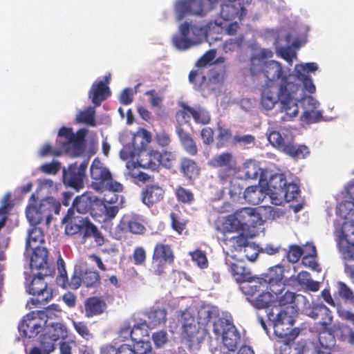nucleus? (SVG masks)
I'll return each instance as SVG.
<instances>
[{
  "label": "nucleus",
  "mask_w": 354,
  "mask_h": 354,
  "mask_svg": "<svg viewBox=\"0 0 354 354\" xmlns=\"http://www.w3.org/2000/svg\"><path fill=\"white\" fill-rule=\"evenodd\" d=\"M300 91V84L290 80L289 77H283L278 86L264 85L261 92V106L264 109L270 111L279 101L281 104L280 111L285 113L282 120H291L299 113L297 93Z\"/></svg>",
  "instance_id": "nucleus-1"
},
{
  "label": "nucleus",
  "mask_w": 354,
  "mask_h": 354,
  "mask_svg": "<svg viewBox=\"0 0 354 354\" xmlns=\"http://www.w3.org/2000/svg\"><path fill=\"white\" fill-rule=\"evenodd\" d=\"M274 295L276 297L273 308L267 314L269 321L275 328L276 333L280 335L283 333V327H292L295 324V317L298 314V307L295 299L297 295L287 290L283 294Z\"/></svg>",
  "instance_id": "nucleus-2"
},
{
  "label": "nucleus",
  "mask_w": 354,
  "mask_h": 354,
  "mask_svg": "<svg viewBox=\"0 0 354 354\" xmlns=\"http://www.w3.org/2000/svg\"><path fill=\"white\" fill-rule=\"evenodd\" d=\"M209 25L191 24L187 21L182 23L178 28V32L172 37V44L178 50L185 51L201 44L207 37Z\"/></svg>",
  "instance_id": "nucleus-3"
},
{
  "label": "nucleus",
  "mask_w": 354,
  "mask_h": 354,
  "mask_svg": "<svg viewBox=\"0 0 354 354\" xmlns=\"http://www.w3.org/2000/svg\"><path fill=\"white\" fill-rule=\"evenodd\" d=\"M268 190L271 203L280 205L284 202H290L300 196L299 187L294 183H288L283 174L272 175L268 182Z\"/></svg>",
  "instance_id": "nucleus-4"
},
{
  "label": "nucleus",
  "mask_w": 354,
  "mask_h": 354,
  "mask_svg": "<svg viewBox=\"0 0 354 354\" xmlns=\"http://www.w3.org/2000/svg\"><path fill=\"white\" fill-rule=\"evenodd\" d=\"M35 194H32L30 198V204L26 209V218L32 225H37L44 218L46 225H48L52 218L53 213L59 214L61 209V203L53 197H47L42 199L39 203H36Z\"/></svg>",
  "instance_id": "nucleus-5"
},
{
  "label": "nucleus",
  "mask_w": 354,
  "mask_h": 354,
  "mask_svg": "<svg viewBox=\"0 0 354 354\" xmlns=\"http://www.w3.org/2000/svg\"><path fill=\"white\" fill-rule=\"evenodd\" d=\"M63 222L66 223L65 233L67 235L80 234L82 243H85L89 238H93L97 245L102 246L104 243L102 232L88 217H73Z\"/></svg>",
  "instance_id": "nucleus-6"
},
{
  "label": "nucleus",
  "mask_w": 354,
  "mask_h": 354,
  "mask_svg": "<svg viewBox=\"0 0 354 354\" xmlns=\"http://www.w3.org/2000/svg\"><path fill=\"white\" fill-rule=\"evenodd\" d=\"M86 129H80L74 133L73 128L62 127L58 131V136L64 138L60 143V149L71 157L82 156L85 149V138L87 134Z\"/></svg>",
  "instance_id": "nucleus-7"
},
{
  "label": "nucleus",
  "mask_w": 354,
  "mask_h": 354,
  "mask_svg": "<svg viewBox=\"0 0 354 354\" xmlns=\"http://www.w3.org/2000/svg\"><path fill=\"white\" fill-rule=\"evenodd\" d=\"M174 259L175 255L171 246L158 242L153 250L149 272L152 275L162 276L166 273L167 266L173 264Z\"/></svg>",
  "instance_id": "nucleus-8"
},
{
  "label": "nucleus",
  "mask_w": 354,
  "mask_h": 354,
  "mask_svg": "<svg viewBox=\"0 0 354 354\" xmlns=\"http://www.w3.org/2000/svg\"><path fill=\"white\" fill-rule=\"evenodd\" d=\"M261 71L267 79L265 84L278 86L283 77H289L290 80L293 78L290 75L284 74L281 64L277 61L263 62L259 59L252 58L250 66L251 73L254 75Z\"/></svg>",
  "instance_id": "nucleus-9"
},
{
  "label": "nucleus",
  "mask_w": 354,
  "mask_h": 354,
  "mask_svg": "<svg viewBox=\"0 0 354 354\" xmlns=\"http://www.w3.org/2000/svg\"><path fill=\"white\" fill-rule=\"evenodd\" d=\"M268 288L261 286V283L253 281L242 288L248 301L257 309L266 308L274 305L276 299L275 294L268 291Z\"/></svg>",
  "instance_id": "nucleus-10"
},
{
  "label": "nucleus",
  "mask_w": 354,
  "mask_h": 354,
  "mask_svg": "<svg viewBox=\"0 0 354 354\" xmlns=\"http://www.w3.org/2000/svg\"><path fill=\"white\" fill-rule=\"evenodd\" d=\"M207 164L217 169V176L223 183L228 181L238 171L236 158L230 151H223L213 156Z\"/></svg>",
  "instance_id": "nucleus-11"
},
{
  "label": "nucleus",
  "mask_w": 354,
  "mask_h": 354,
  "mask_svg": "<svg viewBox=\"0 0 354 354\" xmlns=\"http://www.w3.org/2000/svg\"><path fill=\"white\" fill-rule=\"evenodd\" d=\"M98 199L91 192H84L82 195L77 196L72 203L71 207L68 209L66 215L63 218V221L67 219H72L73 217H80L75 215V213L80 214H89L93 218H97V209L98 206Z\"/></svg>",
  "instance_id": "nucleus-12"
},
{
  "label": "nucleus",
  "mask_w": 354,
  "mask_h": 354,
  "mask_svg": "<svg viewBox=\"0 0 354 354\" xmlns=\"http://www.w3.org/2000/svg\"><path fill=\"white\" fill-rule=\"evenodd\" d=\"M213 332L216 338L222 337L224 346L234 352L241 342V335L232 322L227 319H218L214 323Z\"/></svg>",
  "instance_id": "nucleus-13"
},
{
  "label": "nucleus",
  "mask_w": 354,
  "mask_h": 354,
  "mask_svg": "<svg viewBox=\"0 0 354 354\" xmlns=\"http://www.w3.org/2000/svg\"><path fill=\"white\" fill-rule=\"evenodd\" d=\"M151 141V133L144 128H140L133 135L131 143L125 145L120 150V158L124 160L133 159L136 153L147 149Z\"/></svg>",
  "instance_id": "nucleus-14"
},
{
  "label": "nucleus",
  "mask_w": 354,
  "mask_h": 354,
  "mask_svg": "<svg viewBox=\"0 0 354 354\" xmlns=\"http://www.w3.org/2000/svg\"><path fill=\"white\" fill-rule=\"evenodd\" d=\"M91 176L97 185V189L120 192L123 189L121 183L113 180L111 171L106 167L95 165L91 166Z\"/></svg>",
  "instance_id": "nucleus-15"
},
{
  "label": "nucleus",
  "mask_w": 354,
  "mask_h": 354,
  "mask_svg": "<svg viewBox=\"0 0 354 354\" xmlns=\"http://www.w3.org/2000/svg\"><path fill=\"white\" fill-rule=\"evenodd\" d=\"M345 261L354 260V221H344L342 225L337 242Z\"/></svg>",
  "instance_id": "nucleus-16"
},
{
  "label": "nucleus",
  "mask_w": 354,
  "mask_h": 354,
  "mask_svg": "<svg viewBox=\"0 0 354 354\" xmlns=\"http://www.w3.org/2000/svg\"><path fill=\"white\" fill-rule=\"evenodd\" d=\"M284 268L281 265H276L268 269L260 278L254 279L253 281L259 282L261 285L269 288L274 294L280 293L285 289V283L283 282Z\"/></svg>",
  "instance_id": "nucleus-17"
},
{
  "label": "nucleus",
  "mask_w": 354,
  "mask_h": 354,
  "mask_svg": "<svg viewBox=\"0 0 354 354\" xmlns=\"http://www.w3.org/2000/svg\"><path fill=\"white\" fill-rule=\"evenodd\" d=\"M30 257V266L32 271L37 270V273L41 275H53L55 267L48 261V251L44 247L36 245L34 247Z\"/></svg>",
  "instance_id": "nucleus-18"
},
{
  "label": "nucleus",
  "mask_w": 354,
  "mask_h": 354,
  "mask_svg": "<svg viewBox=\"0 0 354 354\" xmlns=\"http://www.w3.org/2000/svg\"><path fill=\"white\" fill-rule=\"evenodd\" d=\"M174 11L177 21H181L189 15L203 16L207 8L202 0H178L174 3Z\"/></svg>",
  "instance_id": "nucleus-19"
},
{
  "label": "nucleus",
  "mask_w": 354,
  "mask_h": 354,
  "mask_svg": "<svg viewBox=\"0 0 354 354\" xmlns=\"http://www.w3.org/2000/svg\"><path fill=\"white\" fill-rule=\"evenodd\" d=\"M39 312L32 311L24 317L19 324V330L29 338L37 336L44 328V318H41Z\"/></svg>",
  "instance_id": "nucleus-20"
},
{
  "label": "nucleus",
  "mask_w": 354,
  "mask_h": 354,
  "mask_svg": "<svg viewBox=\"0 0 354 354\" xmlns=\"http://www.w3.org/2000/svg\"><path fill=\"white\" fill-rule=\"evenodd\" d=\"M243 232H239L236 236H229L225 234L223 243L231 252L241 251L242 248H244V252L246 253L245 258L250 261H254L257 259L258 254L255 252L250 256L247 253L249 249L252 248V246L249 244L248 236Z\"/></svg>",
  "instance_id": "nucleus-21"
},
{
  "label": "nucleus",
  "mask_w": 354,
  "mask_h": 354,
  "mask_svg": "<svg viewBox=\"0 0 354 354\" xmlns=\"http://www.w3.org/2000/svg\"><path fill=\"white\" fill-rule=\"evenodd\" d=\"M283 330L284 334L280 335L276 333L274 328V333L279 337L275 342V350L278 354H291L290 344L299 336L300 329L299 328H293L283 326Z\"/></svg>",
  "instance_id": "nucleus-22"
},
{
  "label": "nucleus",
  "mask_w": 354,
  "mask_h": 354,
  "mask_svg": "<svg viewBox=\"0 0 354 354\" xmlns=\"http://www.w3.org/2000/svg\"><path fill=\"white\" fill-rule=\"evenodd\" d=\"M209 4L208 7L206 6L207 11L214 10L219 8L218 14L221 19L225 21H230L234 19L238 13L239 9L232 3L233 1L236 0H207ZM239 4L243 3L242 0Z\"/></svg>",
  "instance_id": "nucleus-23"
},
{
  "label": "nucleus",
  "mask_w": 354,
  "mask_h": 354,
  "mask_svg": "<svg viewBox=\"0 0 354 354\" xmlns=\"http://www.w3.org/2000/svg\"><path fill=\"white\" fill-rule=\"evenodd\" d=\"M44 333L40 336L46 338V342H50L55 347V343L59 339H65L68 336V330L65 325L61 323H48V320L44 321Z\"/></svg>",
  "instance_id": "nucleus-24"
},
{
  "label": "nucleus",
  "mask_w": 354,
  "mask_h": 354,
  "mask_svg": "<svg viewBox=\"0 0 354 354\" xmlns=\"http://www.w3.org/2000/svg\"><path fill=\"white\" fill-rule=\"evenodd\" d=\"M165 196V190L158 183L147 185L142 190V202L148 207L161 201Z\"/></svg>",
  "instance_id": "nucleus-25"
},
{
  "label": "nucleus",
  "mask_w": 354,
  "mask_h": 354,
  "mask_svg": "<svg viewBox=\"0 0 354 354\" xmlns=\"http://www.w3.org/2000/svg\"><path fill=\"white\" fill-rule=\"evenodd\" d=\"M299 101H301V104L304 111L303 115L308 121L317 122L322 118V113L316 109L319 107V103L311 95H305L301 97L297 94Z\"/></svg>",
  "instance_id": "nucleus-26"
},
{
  "label": "nucleus",
  "mask_w": 354,
  "mask_h": 354,
  "mask_svg": "<svg viewBox=\"0 0 354 354\" xmlns=\"http://www.w3.org/2000/svg\"><path fill=\"white\" fill-rule=\"evenodd\" d=\"M84 177L78 171L76 162L70 165L67 170L65 168L63 169V183L76 190H80L84 187Z\"/></svg>",
  "instance_id": "nucleus-27"
},
{
  "label": "nucleus",
  "mask_w": 354,
  "mask_h": 354,
  "mask_svg": "<svg viewBox=\"0 0 354 354\" xmlns=\"http://www.w3.org/2000/svg\"><path fill=\"white\" fill-rule=\"evenodd\" d=\"M243 231L249 227H255L259 223L260 215L255 208L243 207L234 213Z\"/></svg>",
  "instance_id": "nucleus-28"
},
{
  "label": "nucleus",
  "mask_w": 354,
  "mask_h": 354,
  "mask_svg": "<svg viewBox=\"0 0 354 354\" xmlns=\"http://www.w3.org/2000/svg\"><path fill=\"white\" fill-rule=\"evenodd\" d=\"M85 317L90 318L102 315L107 308L106 303L101 297H88L84 303Z\"/></svg>",
  "instance_id": "nucleus-29"
},
{
  "label": "nucleus",
  "mask_w": 354,
  "mask_h": 354,
  "mask_svg": "<svg viewBox=\"0 0 354 354\" xmlns=\"http://www.w3.org/2000/svg\"><path fill=\"white\" fill-rule=\"evenodd\" d=\"M111 93L108 85L103 81L94 82L88 92V97L95 106H99L102 102L106 100Z\"/></svg>",
  "instance_id": "nucleus-30"
},
{
  "label": "nucleus",
  "mask_w": 354,
  "mask_h": 354,
  "mask_svg": "<svg viewBox=\"0 0 354 354\" xmlns=\"http://www.w3.org/2000/svg\"><path fill=\"white\" fill-rule=\"evenodd\" d=\"M182 333L189 342H194L199 333V327L195 317L189 313L182 314Z\"/></svg>",
  "instance_id": "nucleus-31"
},
{
  "label": "nucleus",
  "mask_w": 354,
  "mask_h": 354,
  "mask_svg": "<svg viewBox=\"0 0 354 354\" xmlns=\"http://www.w3.org/2000/svg\"><path fill=\"white\" fill-rule=\"evenodd\" d=\"M310 317L319 319L317 326L326 328L330 326L333 322L331 311L324 304H317L310 313Z\"/></svg>",
  "instance_id": "nucleus-32"
},
{
  "label": "nucleus",
  "mask_w": 354,
  "mask_h": 354,
  "mask_svg": "<svg viewBox=\"0 0 354 354\" xmlns=\"http://www.w3.org/2000/svg\"><path fill=\"white\" fill-rule=\"evenodd\" d=\"M176 132L184 150L191 156H196L198 154L197 145L189 133L185 131L180 125L176 126Z\"/></svg>",
  "instance_id": "nucleus-33"
},
{
  "label": "nucleus",
  "mask_w": 354,
  "mask_h": 354,
  "mask_svg": "<svg viewBox=\"0 0 354 354\" xmlns=\"http://www.w3.org/2000/svg\"><path fill=\"white\" fill-rule=\"evenodd\" d=\"M118 228L123 232H131L135 234H142L146 230L144 225L136 218H129L126 216L120 219Z\"/></svg>",
  "instance_id": "nucleus-34"
},
{
  "label": "nucleus",
  "mask_w": 354,
  "mask_h": 354,
  "mask_svg": "<svg viewBox=\"0 0 354 354\" xmlns=\"http://www.w3.org/2000/svg\"><path fill=\"white\" fill-rule=\"evenodd\" d=\"M292 138L293 136L290 133L281 134L277 131H273L270 133L268 137V140L270 143L273 147L283 152L285 151L286 146H288L290 142L292 141Z\"/></svg>",
  "instance_id": "nucleus-35"
},
{
  "label": "nucleus",
  "mask_w": 354,
  "mask_h": 354,
  "mask_svg": "<svg viewBox=\"0 0 354 354\" xmlns=\"http://www.w3.org/2000/svg\"><path fill=\"white\" fill-rule=\"evenodd\" d=\"M180 171L183 176L189 180L195 179L200 174V168L197 163L188 158L181 159Z\"/></svg>",
  "instance_id": "nucleus-36"
},
{
  "label": "nucleus",
  "mask_w": 354,
  "mask_h": 354,
  "mask_svg": "<svg viewBox=\"0 0 354 354\" xmlns=\"http://www.w3.org/2000/svg\"><path fill=\"white\" fill-rule=\"evenodd\" d=\"M230 270L239 283L246 281L250 283L254 280L252 279L250 272L244 266L243 263L241 261L231 263Z\"/></svg>",
  "instance_id": "nucleus-37"
},
{
  "label": "nucleus",
  "mask_w": 354,
  "mask_h": 354,
  "mask_svg": "<svg viewBox=\"0 0 354 354\" xmlns=\"http://www.w3.org/2000/svg\"><path fill=\"white\" fill-rule=\"evenodd\" d=\"M265 196V192L259 185L249 186L243 192L245 200L252 205H259L263 201Z\"/></svg>",
  "instance_id": "nucleus-38"
},
{
  "label": "nucleus",
  "mask_w": 354,
  "mask_h": 354,
  "mask_svg": "<svg viewBox=\"0 0 354 354\" xmlns=\"http://www.w3.org/2000/svg\"><path fill=\"white\" fill-rule=\"evenodd\" d=\"M83 286L86 288H94L100 286L101 277L100 273L93 269L83 270L80 268Z\"/></svg>",
  "instance_id": "nucleus-39"
},
{
  "label": "nucleus",
  "mask_w": 354,
  "mask_h": 354,
  "mask_svg": "<svg viewBox=\"0 0 354 354\" xmlns=\"http://www.w3.org/2000/svg\"><path fill=\"white\" fill-rule=\"evenodd\" d=\"M46 338L39 336L37 343L31 348H25L26 354H50L55 350V346L50 342H46Z\"/></svg>",
  "instance_id": "nucleus-40"
},
{
  "label": "nucleus",
  "mask_w": 354,
  "mask_h": 354,
  "mask_svg": "<svg viewBox=\"0 0 354 354\" xmlns=\"http://www.w3.org/2000/svg\"><path fill=\"white\" fill-rule=\"evenodd\" d=\"M149 324L153 327L165 324L167 312L163 308H152L147 314Z\"/></svg>",
  "instance_id": "nucleus-41"
},
{
  "label": "nucleus",
  "mask_w": 354,
  "mask_h": 354,
  "mask_svg": "<svg viewBox=\"0 0 354 354\" xmlns=\"http://www.w3.org/2000/svg\"><path fill=\"white\" fill-rule=\"evenodd\" d=\"M319 345L326 348H333L335 345V338L333 330L327 326L326 328L319 327Z\"/></svg>",
  "instance_id": "nucleus-42"
},
{
  "label": "nucleus",
  "mask_w": 354,
  "mask_h": 354,
  "mask_svg": "<svg viewBox=\"0 0 354 354\" xmlns=\"http://www.w3.org/2000/svg\"><path fill=\"white\" fill-rule=\"evenodd\" d=\"M95 110L94 107L88 106L83 111H79L76 115L77 123L85 124L89 127H95Z\"/></svg>",
  "instance_id": "nucleus-43"
},
{
  "label": "nucleus",
  "mask_w": 354,
  "mask_h": 354,
  "mask_svg": "<svg viewBox=\"0 0 354 354\" xmlns=\"http://www.w3.org/2000/svg\"><path fill=\"white\" fill-rule=\"evenodd\" d=\"M216 140L217 148L224 147L231 140H233L234 136L230 129L225 128L223 125L218 123L216 127Z\"/></svg>",
  "instance_id": "nucleus-44"
},
{
  "label": "nucleus",
  "mask_w": 354,
  "mask_h": 354,
  "mask_svg": "<svg viewBox=\"0 0 354 354\" xmlns=\"http://www.w3.org/2000/svg\"><path fill=\"white\" fill-rule=\"evenodd\" d=\"M283 153L293 158L299 159L305 158L310 153V151L308 147H306V145H295L293 138L292 141L290 142L288 146H286V149H285V151Z\"/></svg>",
  "instance_id": "nucleus-45"
},
{
  "label": "nucleus",
  "mask_w": 354,
  "mask_h": 354,
  "mask_svg": "<svg viewBox=\"0 0 354 354\" xmlns=\"http://www.w3.org/2000/svg\"><path fill=\"white\" fill-rule=\"evenodd\" d=\"M39 292L35 295V299H32V303L35 306L45 304L53 298V290L51 288H48L47 283H40Z\"/></svg>",
  "instance_id": "nucleus-46"
},
{
  "label": "nucleus",
  "mask_w": 354,
  "mask_h": 354,
  "mask_svg": "<svg viewBox=\"0 0 354 354\" xmlns=\"http://www.w3.org/2000/svg\"><path fill=\"white\" fill-rule=\"evenodd\" d=\"M298 283L306 287L308 290L316 292L319 289V283L313 281L310 277V274L306 271H301L297 275Z\"/></svg>",
  "instance_id": "nucleus-47"
},
{
  "label": "nucleus",
  "mask_w": 354,
  "mask_h": 354,
  "mask_svg": "<svg viewBox=\"0 0 354 354\" xmlns=\"http://www.w3.org/2000/svg\"><path fill=\"white\" fill-rule=\"evenodd\" d=\"M57 285L65 289L69 288L73 290H77L82 285H83L80 268L75 269L70 281L68 280V277L67 276L66 281L64 283V284L59 283Z\"/></svg>",
  "instance_id": "nucleus-48"
},
{
  "label": "nucleus",
  "mask_w": 354,
  "mask_h": 354,
  "mask_svg": "<svg viewBox=\"0 0 354 354\" xmlns=\"http://www.w3.org/2000/svg\"><path fill=\"white\" fill-rule=\"evenodd\" d=\"M119 211L118 207L115 205H106L100 200L97 209V218L104 216V221H111L118 214Z\"/></svg>",
  "instance_id": "nucleus-49"
},
{
  "label": "nucleus",
  "mask_w": 354,
  "mask_h": 354,
  "mask_svg": "<svg viewBox=\"0 0 354 354\" xmlns=\"http://www.w3.org/2000/svg\"><path fill=\"white\" fill-rule=\"evenodd\" d=\"M221 318L214 308H203L198 311V319L203 324L207 325L210 322L214 324L218 319Z\"/></svg>",
  "instance_id": "nucleus-50"
},
{
  "label": "nucleus",
  "mask_w": 354,
  "mask_h": 354,
  "mask_svg": "<svg viewBox=\"0 0 354 354\" xmlns=\"http://www.w3.org/2000/svg\"><path fill=\"white\" fill-rule=\"evenodd\" d=\"M34 227L29 231L28 239L26 243V250L32 249L35 246L32 245V243H41L44 241V234L43 230L40 227Z\"/></svg>",
  "instance_id": "nucleus-51"
},
{
  "label": "nucleus",
  "mask_w": 354,
  "mask_h": 354,
  "mask_svg": "<svg viewBox=\"0 0 354 354\" xmlns=\"http://www.w3.org/2000/svg\"><path fill=\"white\" fill-rule=\"evenodd\" d=\"M244 176L246 179L256 180L261 171L259 164L253 160H248L243 165Z\"/></svg>",
  "instance_id": "nucleus-52"
},
{
  "label": "nucleus",
  "mask_w": 354,
  "mask_h": 354,
  "mask_svg": "<svg viewBox=\"0 0 354 354\" xmlns=\"http://www.w3.org/2000/svg\"><path fill=\"white\" fill-rule=\"evenodd\" d=\"M188 111L196 123L207 124L211 121L209 113L201 106L189 108Z\"/></svg>",
  "instance_id": "nucleus-53"
},
{
  "label": "nucleus",
  "mask_w": 354,
  "mask_h": 354,
  "mask_svg": "<svg viewBox=\"0 0 354 354\" xmlns=\"http://www.w3.org/2000/svg\"><path fill=\"white\" fill-rule=\"evenodd\" d=\"M132 328L131 340L133 342H144V337H148L149 325L146 322L135 324Z\"/></svg>",
  "instance_id": "nucleus-54"
},
{
  "label": "nucleus",
  "mask_w": 354,
  "mask_h": 354,
  "mask_svg": "<svg viewBox=\"0 0 354 354\" xmlns=\"http://www.w3.org/2000/svg\"><path fill=\"white\" fill-rule=\"evenodd\" d=\"M223 232L225 234L227 233L239 232L243 231L239 221H238L236 215L228 216L223 223Z\"/></svg>",
  "instance_id": "nucleus-55"
},
{
  "label": "nucleus",
  "mask_w": 354,
  "mask_h": 354,
  "mask_svg": "<svg viewBox=\"0 0 354 354\" xmlns=\"http://www.w3.org/2000/svg\"><path fill=\"white\" fill-rule=\"evenodd\" d=\"M317 251L314 245H310V251L304 255L301 263L315 271H320L319 265L316 261Z\"/></svg>",
  "instance_id": "nucleus-56"
},
{
  "label": "nucleus",
  "mask_w": 354,
  "mask_h": 354,
  "mask_svg": "<svg viewBox=\"0 0 354 354\" xmlns=\"http://www.w3.org/2000/svg\"><path fill=\"white\" fill-rule=\"evenodd\" d=\"M174 192L178 201L181 203L192 204L194 201L193 192L182 186H178Z\"/></svg>",
  "instance_id": "nucleus-57"
},
{
  "label": "nucleus",
  "mask_w": 354,
  "mask_h": 354,
  "mask_svg": "<svg viewBox=\"0 0 354 354\" xmlns=\"http://www.w3.org/2000/svg\"><path fill=\"white\" fill-rule=\"evenodd\" d=\"M169 217L171 228L178 234H181L187 226V221L182 218L178 214L175 212H171Z\"/></svg>",
  "instance_id": "nucleus-58"
},
{
  "label": "nucleus",
  "mask_w": 354,
  "mask_h": 354,
  "mask_svg": "<svg viewBox=\"0 0 354 354\" xmlns=\"http://www.w3.org/2000/svg\"><path fill=\"white\" fill-rule=\"evenodd\" d=\"M49 275H41L39 273L34 274V277L31 279L30 282L28 284V292L30 295L34 296L37 295L39 292L40 283H46L44 281V277H48Z\"/></svg>",
  "instance_id": "nucleus-59"
},
{
  "label": "nucleus",
  "mask_w": 354,
  "mask_h": 354,
  "mask_svg": "<svg viewBox=\"0 0 354 354\" xmlns=\"http://www.w3.org/2000/svg\"><path fill=\"white\" fill-rule=\"evenodd\" d=\"M244 40L245 39L243 35H239L235 38H230L224 43L223 50L227 53L240 48L243 46Z\"/></svg>",
  "instance_id": "nucleus-60"
},
{
  "label": "nucleus",
  "mask_w": 354,
  "mask_h": 354,
  "mask_svg": "<svg viewBox=\"0 0 354 354\" xmlns=\"http://www.w3.org/2000/svg\"><path fill=\"white\" fill-rule=\"evenodd\" d=\"M133 262L136 266H144L147 260V252L142 246H137L132 254Z\"/></svg>",
  "instance_id": "nucleus-61"
},
{
  "label": "nucleus",
  "mask_w": 354,
  "mask_h": 354,
  "mask_svg": "<svg viewBox=\"0 0 354 354\" xmlns=\"http://www.w3.org/2000/svg\"><path fill=\"white\" fill-rule=\"evenodd\" d=\"M73 325L76 332L86 340L93 338V334L91 333L87 324L84 322L73 321Z\"/></svg>",
  "instance_id": "nucleus-62"
},
{
  "label": "nucleus",
  "mask_w": 354,
  "mask_h": 354,
  "mask_svg": "<svg viewBox=\"0 0 354 354\" xmlns=\"http://www.w3.org/2000/svg\"><path fill=\"white\" fill-rule=\"evenodd\" d=\"M317 65L315 62L306 63V64H297L295 66L296 76H310L306 73L314 72L317 70Z\"/></svg>",
  "instance_id": "nucleus-63"
},
{
  "label": "nucleus",
  "mask_w": 354,
  "mask_h": 354,
  "mask_svg": "<svg viewBox=\"0 0 354 354\" xmlns=\"http://www.w3.org/2000/svg\"><path fill=\"white\" fill-rule=\"evenodd\" d=\"M303 254L304 250L300 246L293 245L290 247L287 252V259L289 262L295 263L298 262Z\"/></svg>",
  "instance_id": "nucleus-64"
}]
</instances>
